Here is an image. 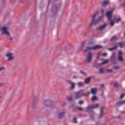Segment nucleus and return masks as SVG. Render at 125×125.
<instances>
[{"instance_id":"09e8293b","label":"nucleus","mask_w":125,"mask_h":125,"mask_svg":"<svg viewBox=\"0 0 125 125\" xmlns=\"http://www.w3.org/2000/svg\"><path fill=\"white\" fill-rule=\"evenodd\" d=\"M21 2H24V1H25V0H20Z\"/></svg>"},{"instance_id":"2f4dec72","label":"nucleus","mask_w":125,"mask_h":125,"mask_svg":"<svg viewBox=\"0 0 125 125\" xmlns=\"http://www.w3.org/2000/svg\"><path fill=\"white\" fill-rule=\"evenodd\" d=\"M106 63H108V61L105 60L103 62L100 63V65H103L104 64H106Z\"/></svg>"},{"instance_id":"f3484780","label":"nucleus","mask_w":125,"mask_h":125,"mask_svg":"<svg viewBox=\"0 0 125 125\" xmlns=\"http://www.w3.org/2000/svg\"><path fill=\"white\" fill-rule=\"evenodd\" d=\"M114 86L116 88H118V87H121L122 86V85L121 84L118 83V82H114Z\"/></svg>"},{"instance_id":"473e14b6","label":"nucleus","mask_w":125,"mask_h":125,"mask_svg":"<svg viewBox=\"0 0 125 125\" xmlns=\"http://www.w3.org/2000/svg\"><path fill=\"white\" fill-rule=\"evenodd\" d=\"M80 73H81V74H82V75L83 76H86V73L83 71L82 70L80 71Z\"/></svg>"},{"instance_id":"6ab92c4d","label":"nucleus","mask_w":125,"mask_h":125,"mask_svg":"<svg viewBox=\"0 0 125 125\" xmlns=\"http://www.w3.org/2000/svg\"><path fill=\"white\" fill-rule=\"evenodd\" d=\"M64 115H65V112H64L59 113V119H62V118H63Z\"/></svg>"},{"instance_id":"b1692460","label":"nucleus","mask_w":125,"mask_h":125,"mask_svg":"<svg viewBox=\"0 0 125 125\" xmlns=\"http://www.w3.org/2000/svg\"><path fill=\"white\" fill-rule=\"evenodd\" d=\"M115 55H116V53H115V52H113L111 57V61H114L115 60Z\"/></svg>"},{"instance_id":"9d476101","label":"nucleus","mask_w":125,"mask_h":125,"mask_svg":"<svg viewBox=\"0 0 125 125\" xmlns=\"http://www.w3.org/2000/svg\"><path fill=\"white\" fill-rule=\"evenodd\" d=\"M105 109V107L104 106H103L100 109V115L98 117V119H101L102 118H103V110Z\"/></svg>"},{"instance_id":"0eeeda50","label":"nucleus","mask_w":125,"mask_h":125,"mask_svg":"<svg viewBox=\"0 0 125 125\" xmlns=\"http://www.w3.org/2000/svg\"><path fill=\"white\" fill-rule=\"evenodd\" d=\"M92 59V53H91V52H89L87 56L86 62L88 63H90Z\"/></svg>"},{"instance_id":"a19ab883","label":"nucleus","mask_w":125,"mask_h":125,"mask_svg":"<svg viewBox=\"0 0 125 125\" xmlns=\"http://www.w3.org/2000/svg\"><path fill=\"white\" fill-rule=\"evenodd\" d=\"M67 100L68 101H72V98L71 97H68L67 98Z\"/></svg>"},{"instance_id":"5fc2aeb1","label":"nucleus","mask_w":125,"mask_h":125,"mask_svg":"<svg viewBox=\"0 0 125 125\" xmlns=\"http://www.w3.org/2000/svg\"><path fill=\"white\" fill-rule=\"evenodd\" d=\"M1 85V84H0V87Z\"/></svg>"},{"instance_id":"c03bdc74","label":"nucleus","mask_w":125,"mask_h":125,"mask_svg":"<svg viewBox=\"0 0 125 125\" xmlns=\"http://www.w3.org/2000/svg\"><path fill=\"white\" fill-rule=\"evenodd\" d=\"M100 57V55H98L97 56V58L98 59H99V58Z\"/></svg>"},{"instance_id":"412c9836","label":"nucleus","mask_w":125,"mask_h":125,"mask_svg":"<svg viewBox=\"0 0 125 125\" xmlns=\"http://www.w3.org/2000/svg\"><path fill=\"white\" fill-rule=\"evenodd\" d=\"M77 85L79 87H81V86H84V83H83V82H78L77 83Z\"/></svg>"},{"instance_id":"bb28decb","label":"nucleus","mask_w":125,"mask_h":125,"mask_svg":"<svg viewBox=\"0 0 125 125\" xmlns=\"http://www.w3.org/2000/svg\"><path fill=\"white\" fill-rule=\"evenodd\" d=\"M91 101H96V100H97V98L96 97V96H94L92 99H91Z\"/></svg>"},{"instance_id":"37998d69","label":"nucleus","mask_w":125,"mask_h":125,"mask_svg":"<svg viewBox=\"0 0 125 125\" xmlns=\"http://www.w3.org/2000/svg\"><path fill=\"white\" fill-rule=\"evenodd\" d=\"M102 56H104V57H106V56H107V53H104L103 54Z\"/></svg>"},{"instance_id":"72a5a7b5","label":"nucleus","mask_w":125,"mask_h":125,"mask_svg":"<svg viewBox=\"0 0 125 125\" xmlns=\"http://www.w3.org/2000/svg\"><path fill=\"white\" fill-rule=\"evenodd\" d=\"M106 73H112L113 70L112 69H107L106 70Z\"/></svg>"},{"instance_id":"aec40b11","label":"nucleus","mask_w":125,"mask_h":125,"mask_svg":"<svg viewBox=\"0 0 125 125\" xmlns=\"http://www.w3.org/2000/svg\"><path fill=\"white\" fill-rule=\"evenodd\" d=\"M118 48V46H115L112 48H108L107 49L109 50V51H113V50H115V49H117Z\"/></svg>"},{"instance_id":"ea45409f","label":"nucleus","mask_w":125,"mask_h":125,"mask_svg":"<svg viewBox=\"0 0 125 125\" xmlns=\"http://www.w3.org/2000/svg\"><path fill=\"white\" fill-rule=\"evenodd\" d=\"M90 118L91 120H93V119H94V116L90 115Z\"/></svg>"},{"instance_id":"ddd939ff","label":"nucleus","mask_w":125,"mask_h":125,"mask_svg":"<svg viewBox=\"0 0 125 125\" xmlns=\"http://www.w3.org/2000/svg\"><path fill=\"white\" fill-rule=\"evenodd\" d=\"M79 94V95L83 97V96H86V94L83 92V90H81L80 91L78 92Z\"/></svg>"},{"instance_id":"58836bf2","label":"nucleus","mask_w":125,"mask_h":125,"mask_svg":"<svg viewBox=\"0 0 125 125\" xmlns=\"http://www.w3.org/2000/svg\"><path fill=\"white\" fill-rule=\"evenodd\" d=\"M84 44H85V42H83L82 44V48H83V46H84Z\"/></svg>"},{"instance_id":"1a4fd4ad","label":"nucleus","mask_w":125,"mask_h":125,"mask_svg":"<svg viewBox=\"0 0 125 125\" xmlns=\"http://www.w3.org/2000/svg\"><path fill=\"white\" fill-rule=\"evenodd\" d=\"M118 60L121 62L123 61V52L121 50L119 51Z\"/></svg>"},{"instance_id":"c85d7f7f","label":"nucleus","mask_w":125,"mask_h":125,"mask_svg":"<svg viewBox=\"0 0 125 125\" xmlns=\"http://www.w3.org/2000/svg\"><path fill=\"white\" fill-rule=\"evenodd\" d=\"M104 73V69L103 68H101L100 69V74H103Z\"/></svg>"},{"instance_id":"f257e3e1","label":"nucleus","mask_w":125,"mask_h":125,"mask_svg":"<svg viewBox=\"0 0 125 125\" xmlns=\"http://www.w3.org/2000/svg\"><path fill=\"white\" fill-rule=\"evenodd\" d=\"M98 14V12H96L92 17L91 21L90 22L89 26L91 27V26H96V25H97L99 22L102 20V18H103V16H102L101 17H100L98 18L97 19L95 20V18L96 16H97V15Z\"/></svg>"},{"instance_id":"c756f323","label":"nucleus","mask_w":125,"mask_h":125,"mask_svg":"<svg viewBox=\"0 0 125 125\" xmlns=\"http://www.w3.org/2000/svg\"><path fill=\"white\" fill-rule=\"evenodd\" d=\"M120 67L118 65L113 67L114 70H119V69H120Z\"/></svg>"},{"instance_id":"20e7f679","label":"nucleus","mask_w":125,"mask_h":125,"mask_svg":"<svg viewBox=\"0 0 125 125\" xmlns=\"http://www.w3.org/2000/svg\"><path fill=\"white\" fill-rule=\"evenodd\" d=\"M114 10H115V9L111 8L110 9V11H107L106 13V16L108 20L109 21L111 20V17H112V14L114 12Z\"/></svg>"},{"instance_id":"4be33fe9","label":"nucleus","mask_w":125,"mask_h":125,"mask_svg":"<svg viewBox=\"0 0 125 125\" xmlns=\"http://www.w3.org/2000/svg\"><path fill=\"white\" fill-rule=\"evenodd\" d=\"M118 40L119 39H118L116 36H113L111 38L110 41L111 42H113L114 41H118Z\"/></svg>"},{"instance_id":"8fccbe9b","label":"nucleus","mask_w":125,"mask_h":125,"mask_svg":"<svg viewBox=\"0 0 125 125\" xmlns=\"http://www.w3.org/2000/svg\"><path fill=\"white\" fill-rule=\"evenodd\" d=\"M9 41H11V40H12V37H10L9 39Z\"/></svg>"},{"instance_id":"603ef678","label":"nucleus","mask_w":125,"mask_h":125,"mask_svg":"<svg viewBox=\"0 0 125 125\" xmlns=\"http://www.w3.org/2000/svg\"><path fill=\"white\" fill-rule=\"evenodd\" d=\"M76 76H74V77H73V79H76Z\"/></svg>"},{"instance_id":"39448f33","label":"nucleus","mask_w":125,"mask_h":125,"mask_svg":"<svg viewBox=\"0 0 125 125\" xmlns=\"http://www.w3.org/2000/svg\"><path fill=\"white\" fill-rule=\"evenodd\" d=\"M52 104H53V103L50 100L44 101L42 104L45 107H49L50 106H52Z\"/></svg>"},{"instance_id":"e433bc0d","label":"nucleus","mask_w":125,"mask_h":125,"mask_svg":"<svg viewBox=\"0 0 125 125\" xmlns=\"http://www.w3.org/2000/svg\"><path fill=\"white\" fill-rule=\"evenodd\" d=\"M125 94H122V95L120 96V99H123V98H124V97H125Z\"/></svg>"},{"instance_id":"2eb2a0df","label":"nucleus","mask_w":125,"mask_h":125,"mask_svg":"<svg viewBox=\"0 0 125 125\" xmlns=\"http://www.w3.org/2000/svg\"><path fill=\"white\" fill-rule=\"evenodd\" d=\"M124 104H125V100L123 101H120V102H118L116 104V105H117V106L119 107V106H122V105H124Z\"/></svg>"},{"instance_id":"7ed1b4c3","label":"nucleus","mask_w":125,"mask_h":125,"mask_svg":"<svg viewBox=\"0 0 125 125\" xmlns=\"http://www.w3.org/2000/svg\"><path fill=\"white\" fill-rule=\"evenodd\" d=\"M99 104H96L94 105H88V106L86 108V111L87 112H88V113H92L94 114V115H95V114L93 112V110H92V109H96V108H98L99 107Z\"/></svg>"},{"instance_id":"dca6fc26","label":"nucleus","mask_w":125,"mask_h":125,"mask_svg":"<svg viewBox=\"0 0 125 125\" xmlns=\"http://www.w3.org/2000/svg\"><path fill=\"white\" fill-rule=\"evenodd\" d=\"M74 96H75L76 99H80V98H81V97H82L80 95V94L78 93V92L75 93Z\"/></svg>"},{"instance_id":"4468645a","label":"nucleus","mask_w":125,"mask_h":125,"mask_svg":"<svg viewBox=\"0 0 125 125\" xmlns=\"http://www.w3.org/2000/svg\"><path fill=\"white\" fill-rule=\"evenodd\" d=\"M97 89L96 88H92L91 89L90 93L92 94L93 95H95V94H96Z\"/></svg>"},{"instance_id":"f704fd0d","label":"nucleus","mask_w":125,"mask_h":125,"mask_svg":"<svg viewBox=\"0 0 125 125\" xmlns=\"http://www.w3.org/2000/svg\"><path fill=\"white\" fill-rule=\"evenodd\" d=\"M3 70H5V67H0V72L1 71H3Z\"/></svg>"},{"instance_id":"49530a36","label":"nucleus","mask_w":125,"mask_h":125,"mask_svg":"<svg viewBox=\"0 0 125 125\" xmlns=\"http://www.w3.org/2000/svg\"><path fill=\"white\" fill-rule=\"evenodd\" d=\"M101 11H102V13H104V9H102L101 10Z\"/></svg>"},{"instance_id":"de8ad7c7","label":"nucleus","mask_w":125,"mask_h":125,"mask_svg":"<svg viewBox=\"0 0 125 125\" xmlns=\"http://www.w3.org/2000/svg\"><path fill=\"white\" fill-rule=\"evenodd\" d=\"M101 87H104V84H102L101 85Z\"/></svg>"},{"instance_id":"4c0bfd02","label":"nucleus","mask_w":125,"mask_h":125,"mask_svg":"<svg viewBox=\"0 0 125 125\" xmlns=\"http://www.w3.org/2000/svg\"><path fill=\"white\" fill-rule=\"evenodd\" d=\"M79 104H80V105H82V104H83V101H80L79 102H78Z\"/></svg>"},{"instance_id":"864d4df0","label":"nucleus","mask_w":125,"mask_h":125,"mask_svg":"<svg viewBox=\"0 0 125 125\" xmlns=\"http://www.w3.org/2000/svg\"><path fill=\"white\" fill-rule=\"evenodd\" d=\"M120 117H121V115H119V118H120Z\"/></svg>"},{"instance_id":"cd10ccee","label":"nucleus","mask_w":125,"mask_h":125,"mask_svg":"<svg viewBox=\"0 0 125 125\" xmlns=\"http://www.w3.org/2000/svg\"><path fill=\"white\" fill-rule=\"evenodd\" d=\"M121 21H122V19L121 18H119L115 21V22L119 23V22H121Z\"/></svg>"},{"instance_id":"7c9ffc66","label":"nucleus","mask_w":125,"mask_h":125,"mask_svg":"<svg viewBox=\"0 0 125 125\" xmlns=\"http://www.w3.org/2000/svg\"><path fill=\"white\" fill-rule=\"evenodd\" d=\"M109 24L110 26H111V27H113V26H114V25L115 24V23L114 22V21H111Z\"/></svg>"},{"instance_id":"423d86ee","label":"nucleus","mask_w":125,"mask_h":125,"mask_svg":"<svg viewBox=\"0 0 125 125\" xmlns=\"http://www.w3.org/2000/svg\"><path fill=\"white\" fill-rule=\"evenodd\" d=\"M13 54L11 53H7L5 56H6V57H8V61H12V60H13V59H14V58L13 57V56H12Z\"/></svg>"},{"instance_id":"c9c22d12","label":"nucleus","mask_w":125,"mask_h":125,"mask_svg":"<svg viewBox=\"0 0 125 125\" xmlns=\"http://www.w3.org/2000/svg\"><path fill=\"white\" fill-rule=\"evenodd\" d=\"M75 109H78L79 111H83V108L82 107H75Z\"/></svg>"},{"instance_id":"f8f14e48","label":"nucleus","mask_w":125,"mask_h":125,"mask_svg":"<svg viewBox=\"0 0 125 125\" xmlns=\"http://www.w3.org/2000/svg\"><path fill=\"white\" fill-rule=\"evenodd\" d=\"M66 82L68 83H69V84H71V89H74V88H75V83L71 82L69 80H67Z\"/></svg>"},{"instance_id":"a18cd8bd","label":"nucleus","mask_w":125,"mask_h":125,"mask_svg":"<svg viewBox=\"0 0 125 125\" xmlns=\"http://www.w3.org/2000/svg\"><path fill=\"white\" fill-rule=\"evenodd\" d=\"M89 94H90V92H88L87 95L86 94V95H87V96L89 95Z\"/></svg>"},{"instance_id":"79ce46f5","label":"nucleus","mask_w":125,"mask_h":125,"mask_svg":"<svg viewBox=\"0 0 125 125\" xmlns=\"http://www.w3.org/2000/svg\"><path fill=\"white\" fill-rule=\"evenodd\" d=\"M73 120H74V123H75V124H77V118H74L73 119Z\"/></svg>"},{"instance_id":"a878e982","label":"nucleus","mask_w":125,"mask_h":125,"mask_svg":"<svg viewBox=\"0 0 125 125\" xmlns=\"http://www.w3.org/2000/svg\"><path fill=\"white\" fill-rule=\"evenodd\" d=\"M37 105H38V103L36 102H34L32 104V108H33V109H35V108L37 107Z\"/></svg>"},{"instance_id":"5701e85b","label":"nucleus","mask_w":125,"mask_h":125,"mask_svg":"<svg viewBox=\"0 0 125 125\" xmlns=\"http://www.w3.org/2000/svg\"><path fill=\"white\" fill-rule=\"evenodd\" d=\"M110 3L109 1H104L102 3V5L104 6H105V5H108V4H109Z\"/></svg>"},{"instance_id":"3c124183","label":"nucleus","mask_w":125,"mask_h":125,"mask_svg":"<svg viewBox=\"0 0 125 125\" xmlns=\"http://www.w3.org/2000/svg\"><path fill=\"white\" fill-rule=\"evenodd\" d=\"M124 37H125V32L124 33Z\"/></svg>"},{"instance_id":"9b49d317","label":"nucleus","mask_w":125,"mask_h":125,"mask_svg":"<svg viewBox=\"0 0 125 125\" xmlns=\"http://www.w3.org/2000/svg\"><path fill=\"white\" fill-rule=\"evenodd\" d=\"M106 26H107V23H105L103 25H101L96 29L97 30H103V29H105L106 28Z\"/></svg>"},{"instance_id":"a211bd4d","label":"nucleus","mask_w":125,"mask_h":125,"mask_svg":"<svg viewBox=\"0 0 125 125\" xmlns=\"http://www.w3.org/2000/svg\"><path fill=\"white\" fill-rule=\"evenodd\" d=\"M117 44H118L121 48H123V47L125 45V42H120L118 43Z\"/></svg>"},{"instance_id":"f03ea898","label":"nucleus","mask_w":125,"mask_h":125,"mask_svg":"<svg viewBox=\"0 0 125 125\" xmlns=\"http://www.w3.org/2000/svg\"><path fill=\"white\" fill-rule=\"evenodd\" d=\"M103 46L99 45H97L94 46L93 47H86V49L84 50V52H87V51H90V50H97L100 49V48H103Z\"/></svg>"},{"instance_id":"393cba45","label":"nucleus","mask_w":125,"mask_h":125,"mask_svg":"<svg viewBox=\"0 0 125 125\" xmlns=\"http://www.w3.org/2000/svg\"><path fill=\"white\" fill-rule=\"evenodd\" d=\"M89 82H90V77H89L85 80L84 83L87 84L89 83Z\"/></svg>"},{"instance_id":"6e6552de","label":"nucleus","mask_w":125,"mask_h":125,"mask_svg":"<svg viewBox=\"0 0 125 125\" xmlns=\"http://www.w3.org/2000/svg\"><path fill=\"white\" fill-rule=\"evenodd\" d=\"M1 31L2 32V34H4L5 35H7V36H9L10 34L7 31V27L4 26L2 27Z\"/></svg>"}]
</instances>
